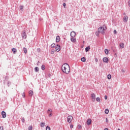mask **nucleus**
<instances>
[{
    "label": "nucleus",
    "instance_id": "obj_15",
    "mask_svg": "<svg viewBox=\"0 0 130 130\" xmlns=\"http://www.w3.org/2000/svg\"><path fill=\"white\" fill-rule=\"evenodd\" d=\"M120 48H124V44L121 43L120 44Z\"/></svg>",
    "mask_w": 130,
    "mask_h": 130
},
{
    "label": "nucleus",
    "instance_id": "obj_17",
    "mask_svg": "<svg viewBox=\"0 0 130 130\" xmlns=\"http://www.w3.org/2000/svg\"><path fill=\"white\" fill-rule=\"evenodd\" d=\"M89 50H90V46L87 47L85 48V51H86V52H88V51H89Z\"/></svg>",
    "mask_w": 130,
    "mask_h": 130
},
{
    "label": "nucleus",
    "instance_id": "obj_29",
    "mask_svg": "<svg viewBox=\"0 0 130 130\" xmlns=\"http://www.w3.org/2000/svg\"><path fill=\"white\" fill-rule=\"evenodd\" d=\"M96 101H98V102H100V98L99 97L96 98Z\"/></svg>",
    "mask_w": 130,
    "mask_h": 130
},
{
    "label": "nucleus",
    "instance_id": "obj_22",
    "mask_svg": "<svg viewBox=\"0 0 130 130\" xmlns=\"http://www.w3.org/2000/svg\"><path fill=\"white\" fill-rule=\"evenodd\" d=\"M54 47H55V44L53 43L51 45V48H54Z\"/></svg>",
    "mask_w": 130,
    "mask_h": 130
},
{
    "label": "nucleus",
    "instance_id": "obj_28",
    "mask_svg": "<svg viewBox=\"0 0 130 130\" xmlns=\"http://www.w3.org/2000/svg\"><path fill=\"white\" fill-rule=\"evenodd\" d=\"M32 128H33V126H32V125L28 126V130H32Z\"/></svg>",
    "mask_w": 130,
    "mask_h": 130
},
{
    "label": "nucleus",
    "instance_id": "obj_3",
    "mask_svg": "<svg viewBox=\"0 0 130 130\" xmlns=\"http://www.w3.org/2000/svg\"><path fill=\"white\" fill-rule=\"evenodd\" d=\"M73 120V116L71 115L68 116L67 117V121L68 122H69V123H71Z\"/></svg>",
    "mask_w": 130,
    "mask_h": 130
},
{
    "label": "nucleus",
    "instance_id": "obj_38",
    "mask_svg": "<svg viewBox=\"0 0 130 130\" xmlns=\"http://www.w3.org/2000/svg\"><path fill=\"white\" fill-rule=\"evenodd\" d=\"M116 33H117V31H116V30H114V34H116Z\"/></svg>",
    "mask_w": 130,
    "mask_h": 130
},
{
    "label": "nucleus",
    "instance_id": "obj_49",
    "mask_svg": "<svg viewBox=\"0 0 130 130\" xmlns=\"http://www.w3.org/2000/svg\"><path fill=\"white\" fill-rule=\"evenodd\" d=\"M113 52H115V50H113Z\"/></svg>",
    "mask_w": 130,
    "mask_h": 130
},
{
    "label": "nucleus",
    "instance_id": "obj_13",
    "mask_svg": "<svg viewBox=\"0 0 130 130\" xmlns=\"http://www.w3.org/2000/svg\"><path fill=\"white\" fill-rule=\"evenodd\" d=\"M12 52L14 54H16L17 53V49L16 48H13L12 49Z\"/></svg>",
    "mask_w": 130,
    "mask_h": 130
},
{
    "label": "nucleus",
    "instance_id": "obj_42",
    "mask_svg": "<svg viewBox=\"0 0 130 130\" xmlns=\"http://www.w3.org/2000/svg\"><path fill=\"white\" fill-rule=\"evenodd\" d=\"M0 130H4V128L3 127V126L0 127Z\"/></svg>",
    "mask_w": 130,
    "mask_h": 130
},
{
    "label": "nucleus",
    "instance_id": "obj_2",
    "mask_svg": "<svg viewBox=\"0 0 130 130\" xmlns=\"http://www.w3.org/2000/svg\"><path fill=\"white\" fill-rule=\"evenodd\" d=\"M106 30V26H101L98 29V32H100V33H101V34L104 35L105 34V30Z\"/></svg>",
    "mask_w": 130,
    "mask_h": 130
},
{
    "label": "nucleus",
    "instance_id": "obj_8",
    "mask_svg": "<svg viewBox=\"0 0 130 130\" xmlns=\"http://www.w3.org/2000/svg\"><path fill=\"white\" fill-rule=\"evenodd\" d=\"M22 38H23V39H26V38H27V35H26V31H23V33L22 35Z\"/></svg>",
    "mask_w": 130,
    "mask_h": 130
},
{
    "label": "nucleus",
    "instance_id": "obj_1",
    "mask_svg": "<svg viewBox=\"0 0 130 130\" xmlns=\"http://www.w3.org/2000/svg\"><path fill=\"white\" fill-rule=\"evenodd\" d=\"M61 70L63 73L65 74H70V72L71 69H70V66L68 64V63H64L61 67Z\"/></svg>",
    "mask_w": 130,
    "mask_h": 130
},
{
    "label": "nucleus",
    "instance_id": "obj_37",
    "mask_svg": "<svg viewBox=\"0 0 130 130\" xmlns=\"http://www.w3.org/2000/svg\"><path fill=\"white\" fill-rule=\"evenodd\" d=\"M73 127H74V125L71 124V125H70V128H73Z\"/></svg>",
    "mask_w": 130,
    "mask_h": 130
},
{
    "label": "nucleus",
    "instance_id": "obj_18",
    "mask_svg": "<svg viewBox=\"0 0 130 130\" xmlns=\"http://www.w3.org/2000/svg\"><path fill=\"white\" fill-rule=\"evenodd\" d=\"M105 113H106V114H108V113H109V110H108V109H106L105 110Z\"/></svg>",
    "mask_w": 130,
    "mask_h": 130
},
{
    "label": "nucleus",
    "instance_id": "obj_51",
    "mask_svg": "<svg viewBox=\"0 0 130 130\" xmlns=\"http://www.w3.org/2000/svg\"><path fill=\"white\" fill-rule=\"evenodd\" d=\"M83 43H85V41H83Z\"/></svg>",
    "mask_w": 130,
    "mask_h": 130
},
{
    "label": "nucleus",
    "instance_id": "obj_47",
    "mask_svg": "<svg viewBox=\"0 0 130 130\" xmlns=\"http://www.w3.org/2000/svg\"><path fill=\"white\" fill-rule=\"evenodd\" d=\"M38 52H40V49H38Z\"/></svg>",
    "mask_w": 130,
    "mask_h": 130
},
{
    "label": "nucleus",
    "instance_id": "obj_5",
    "mask_svg": "<svg viewBox=\"0 0 130 130\" xmlns=\"http://www.w3.org/2000/svg\"><path fill=\"white\" fill-rule=\"evenodd\" d=\"M56 51L58 52V51H60V45H56V47H55Z\"/></svg>",
    "mask_w": 130,
    "mask_h": 130
},
{
    "label": "nucleus",
    "instance_id": "obj_23",
    "mask_svg": "<svg viewBox=\"0 0 130 130\" xmlns=\"http://www.w3.org/2000/svg\"><path fill=\"white\" fill-rule=\"evenodd\" d=\"M109 51H108V49H105V53H106V54H108Z\"/></svg>",
    "mask_w": 130,
    "mask_h": 130
},
{
    "label": "nucleus",
    "instance_id": "obj_14",
    "mask_svg": "<svg viewBox=\"0 0 130 130\" xmlns=\"http://www.w3.org/2000/svg\"><path fill=\"white\" fill-rule=\"evenodd\" d=\"M60 40V39L59 38V36H58L56 38V42H59V41Z\"/></svg>",
    "mask_w": 130,
    "mask_h": 130
},
{
    "label": "nucleus",
    "instance_id": "obj_48",
    "mask_svg": "<svg viewBox=\"0 0 130 130\" xmlns=\"http://www.w3.org/2000/svg\"><path fill=\"white\" fill-rule=\"evenodd\" d=\"M63 2H66L67 0H63Z\"/></svg>",
    "mask_w": 130,
    "mask_h": 130
},
{
    "label": "nucleus",
    "instance_id": "obj_10",
    "mask_svg": "<svg viewBox=\"0 0 130 130\" xmlns=\"http://www.w3.org/2000/svg\"><path fill=\"white\" fill-rule=\"evenodd\" d=\"M103 61H104V62H106V63H108V58L107 57H104L103 59Z\"/></svg>",
    "mask_w": 130,
    "mask_h": 130
},
{
    "label": "nucleus",
    "instance_id": "obj_45",
    "mask_svg": "<svg viewBox=\"0 0 130 130\" xmlns=\"http://www.w3.org/2000/svg\"><path fill=\"white\" fill-rule=\"evenodd\" d=\"M105 100H107V95H105Z\"/></svg>",
    "mask_w": 130,
    "mask_h": 130
},
{
    "label": "nucleus",
    "instance_id": "obj_53",
    "mask_svg": "<svg viewBox=\"0 0 130 130\" xmlns=\"http://www.w3.org/2000/svg\"><path fill=\"white\" fill-rule=\"evenodd\" d=\"M115 55H116V53H115Z\"/></svg>",
    "mask_w": 130,
    "mask_h": 130
},
{
    "label": "nucleus",
    "instance_id": "obj_20",
    "mask_svg": "<svg viewBox=\"0 0 130 130\" xmlns=\"http://www.w3.org/2000/svg\"><path fill=\"white\" fill-rule=\"evenodd\" d=\"M81 61L85 62V61H86V58L84 57H83L81 58Z\"/></svg>",
    "mask_w": 130,
    "mask_h": 130
},
{
    "label": "nucleus",
    "instance_id": "obj_50",
    "mask_svg": "<svg viewBox=\"0 0 130 130\" xmlns=\"http://www.w3.org/2000/svg\"><path fill=\"white\" fill-rule=\"evenodd\" d=\"M39 62H40L39 61H38V63H39Z\"/></svg>",
    "mask_w": 130,
    "mask_h": 130
},
{
    "label": "nucleus",
    "instance_id": "obj_12",
    "mask_svg": "<svg viewBox=\"0 0 130 130\" xmlns=\"http://www.w3.org/2000/svg\"><path fill=\"white\" fill-rule=\"evenodd\" d=\"M28 93H29V96H30V97H32V96H33V94H34L33 91L29 90Z\"/></svg>",
    "mask_w": 130,
    "mask_h": 130
},
{
    "label": "nucleus",
    "instance_id": "obj_7",
    "mask_svg": "<svg viewBox=\"0 0 130 130\" xmlns=\"http://www.w3.org/2000/svg\"><path fill=\"white\" fill-rule=\"evenodd\" d=\"M123 20L124 23H126V22H127V20H128V17H127V16H125L123 18Z\"/></svg>",
    "mask_w": 130,
    "mask_h": 130
},
{
    "label": "nucleus",
    "instance_id": "obj_24",
    "mask_svg": "<svg viewBox=\"0 0 130 130\" xmlns=\"http://www.w3.org/2000/svg\"><path fill=\"white\" fill-rule=\"evenodd\" d=\"M41 69L43 70V71H44V70H45V66L44 64L42 65L41 66Z\"/></svg>",
    "mask_w": 130,
    "mask_h": 130
},
{
    "label": "nucleus",
    "instance_id": "obj_9",
    "mask_svg": "<svg viewBox=\"0 0 130 130\" xmlns=\"http://www.w3.org/2000/svg\"><path fill=\"white\" fill-rule=\"evenodd\" d=\"M70 35H71V37L72 38H74L75 37V36H76V32H75V31H72V32H71Z\"/></svg>",
    "mask_w": 130,
    "mask_h": 130
},
{
    "label": "nucleus",
    "instance_id": "obj_46",
    "mask_svg": "<svg viewBox=\"0 0 130 130\" xmlns=\"http://www.w3.org/2000/svg\"><path fill=\"white\" fill-rule=\"evenodd\" d=\"M128 5L129 7H130V1H128Z\"/></svg>",
    "mask_w": 130,
    "mask_h": 130
},
{
    "label": "nucleus",
    "instance_id": "obj_26",
    "mask_svg": "<svg viewBox=\"0 0 130 130\" xmlns=\"http://www.w3.org/2000/svg\"><path fill=\"white\" fill-rule=\"evenodd\" d=\"M107 78L109 80H110V79H111V75L110 74H109L108 76H107Z\"/></svg>",
    "mask_w": 130,
    "mask_h": 130
},
{
    "label": "nucleus",
    "instance_id": "obj_25",
    "mask_svg": "<svg viewBox=\"0 0 130 130\" xmlns=\"http://www.w3.org/2000/svg\"><path fill=\"white\" fill-rule=\"evenodd\" d=\"M23 51H24V53H27V48L24 47L23 48Z\"/></svg>",
    "mask_w": 130,
    "mask_h": 130
},
{
    "label": "nucleus",
    "instance_id": "obj_44",
    "mask_svg": "<svg viewBox=\"0 0 130 130\" xmlns=\"http://www.w3.org/2000/svg\"><path fill=\"white\" fill-rule=\"evenodd\" d=\"M23 97H25V92H23L22 94Z\"/></svg>",
    "mask_w": 130,
    "mask_h": 130
},
{
    "label": "nucleus",
    "instance_id": "obj_27",
    "mask_svg": "<svg viewBox=\"0 0 130 130\" xmlns=\"http://www.w3.org/2000/svg\"><path fill=\"white\" fill-rule=\"evenodd\" d=\"M54 51H55L54 49H52L51 50V54H54Z\"/></svg>",
    "mask_w": 130,
    "mask_h": 130
},
{
    "label": "nucleus",
    "instance_id": "obj_30",
    "mask_svg": "<svg viewBox=\"0 0 130 130\" xmlns=\"http://www.w3.org/2000/svg\"><path fill=\"white\" fill-rule=\"evenodd\" d=\"M100 32H99V31H96V32H95V35H96V36H99V34H100Z\"/></svg>",
    "mask_w": 130,
    "mask_h": 130
},
{
    "label": "nucleus",
    "instance_id": "obj_31",
    "mask_svg": "<svg viewBox=\"0 0 130 130\" xmlns=\"http://www.w3.org/2000/svg\"><path fill=\"white\" fill-rule=\"evenodd\" d=\"M46 130H50V127H49V126H47L46 127Z\"/></svg>",
    "mask_w": 130,
    "mask_h": 130
},
{
    "label": "nucleus",
    "instance_id": "obj_32",
    "mask_svg": "<svg viewBox=\"0 0 130 130\" xmlns=\"http://www.w3.org/2000/svg\"><path fill=\"white\" fill-rule=\"evenodd\" d=\"M49 112H52V110H51V109H49L48 110V113H49Z\"/></svg>",
    "mask_w": 130,
    "mask_h": 130
},
{
    "label": "nucleus",
    "instance_id": "obj_11",
    "mask_svg": "<svg viewBox=\"0 0 130 130\" xmlns=\"http://www.w3.org/2000/svg\"><path fill=\"white\" fill-rule=\"evenodd\" d=\"M91 123H92V120L90 119H87V125H90V124H91Z\"/></svg>",
    "mask_w": 130,
    "mask_h": 130
},
{
    "label": "nucleus",
    "instance_id": "obj_41",
    "mask_svg": "<svg viewBox=\"0 0 130 130\" xmlns=\"http://www.w3.org/2000/svg\"><path fill=\"white\" fill-rule=\"evenodd\" d=\"M67 4H66V3H63V6L64 7V8H66V6Z\"/></svg>",
    "mask_w": 130,
    "mask_h": 130
},
{
    "label": "nucleus",
    "instance_id": "obj_33",
    "mask_svg": "<svg viewBox=\"0 0 130 130\" xmlns=\"http://www.w3.org/2000/svg\"><path fill=\"white\" fill-rule=\"evenodd\" d=\"M11 82H10V81L8 82L7 84H8V87H10V86H11Z\"/></svg>",
    "mask_w": 130,
    "mask_h": 130
},
{
    "label": "nucleus",
    "instance_id": "obj_21",
    "mask_svg": "<svg viewBox=\"0 0 130 130\" xmlns=\"http://www.w3.org/2000/svg\"><path fill=\"white\" fill-rule=\"evenodd\" d=\"M35 71L36 73L39 72V68L38 67H36L35 69Z\"/></svg>",
    "mask_w": 130,
    "mask_h": 130
},
{
    "label": "nucleus",
    "instance_id": "obj_36",
    "mask_svg": "<svg viewBox=\"0 0 130 130\" xmlns=\"http://www.w3.org/2000/svg\"><path fill=\"white\" fill-rule=\"evenodd\" d=\"M21 120L22 122H25V118L24 117L22 118Z\"/></svg>",
    "mask_w": 130,
    "mask_h": 130
},
{
    "label": "nucleus",
    "instance_id": "obj_52",
    "mask_svg": "<svg viewBox=\"0 0 130 130\" xmlns=\"http://www.w3.org/2000/svg\"><path fill=\"white\" fill-rule=\"evenodd\" d=\"M123 15H125V13H123Z\"/></svg>",
    "mask_w": 130,
    "mask_h": 130
},
{
    "label": "nucleus",
    "instance_id": "obj_19",
    "mask_svg": "<svg viewBox=\"0 0 130 130\" xmlns=\"http://www.w3.org/2000/svg\"><path fill=\"white\" fill-rule=\"evenodd\" d=\"M41 126L44 127V126H45V123L44 122H41Z\"/></svg>",
    "mask_w": 130,
    "mask_h": 130
},
{
    "label": "nucleus",
    "instance_id": "obj_4",
    "mask_svg": "<svg viewBox=\"0 0 130 130\" xmlns=\"http://www.w3.org/2000/svg\"><path fill=\"white\" fill-rule=\"evenodd\" d=\"M90 96H91V99H92V101L93 102H95V99H96V95H95V93H91Z\"/></svg>",
    "mask_w": 130,
    "mask_h": 130
},
{
    "label": "nucleus",
    "instance_id": "obj_40",
    "mask_svg": "<svg viewBox=\"0 0 130 130\" xmlns=\"http://www.w3.org/2000/svg\"><path fill=\"white\" fill-rule=\"evenodd\" d=\"M49 117H51L52 116V113H50V114H49Z\"/></svg>",
    "mask_w": 130,
    "mask_h": 130
},
{
    "label": "nucleus",
    "instance_id": "obj_39",
    "mask_svg": "<svg viewBox=\"0 0 130 130\" xmlns=\"http://www.w3.org/2000/svg\"><path fill=\"white\" fill-rule=\"evenodd\" d=\"M95 60L96 62H98V59L97 58H95Z\"/></svg>",
    "mask_w": 130,
    "mask_h": 130
},
{
    "label": "nucleus",
    "instance_id": "obj_34",
    "mask_svg": "<svg viewBox=\"0 0 130 130\" xmlns=\"http://www.w3.org/2000/svg\"><path fill=\"white\" fill-rule=\"evenodd\" d=\"M23 8H24V7L23 6H21L20 7V10H21V11H23Z\"/></svg>",
    "mask_w": 130,
    "mask_h": 130
},
{
    "label": "nucleus",
    "instance_id": "obj_43",
    "mask_svg": "<svg viewBox=\"0 0 130 130\" xmlns=\"http://www.w3.org/2000/svg\"><path fill=\"white\" fill-rule=\"evenodd\" d=\"M106 122H108V119L107 118H106Z\"/></svg>",
    "mask_w": 130,
    "mask_h": 130
},
{
    "label": "nucleus",
    "instance_id": "obj_16",
    "mask_svg": "<svg viewBox=\"0 0 130 130\" xmlns=\"http://www.w3.org/2000/svg\"><path fill=\"white\" fill-rule=\"evenodd\" d=\"M71 41H72V42H76L77 40H76V38H71Z\"/></svg>",
    "mask_w": 130,
    "mask_h": 130
},
{
    "label": "nucleus",
    "instance_id": "obj_35",
    "mask_svg": "<svg viewBox=\"0 0 130 130\" xmlns=\"http://www.w3.org/2000/svg\"><path fill=\"white\" fill-rule=\"evenodd\" d=\"M78 129H81V128H82V125H79L78 126Z\"/></svg>",
    "mask_w": 130,
    "mask_h": 130
},
{
    "label": "nucleus",
    "instance_id": "obj_6",
    "mask_svg": "<svg viewBox=\"0 0 130 130\" xmlns=\"http://www.w3.org/2000/svg\"><path fill=\"white\" fill-rule=\"evenodd\" d=\"M1 114L3 118H6V117H7V113H6V112L2 111Z\"/></svg>",
    "mask_w": 130,
    "mask_h": 130
}]
</instances>
